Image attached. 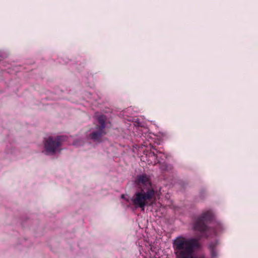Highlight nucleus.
Here are the masks:
<instances>
[{
	"label": "nucleus",
	"mask_w": 258,
	"mask_h": 258,
	"mask_svg": "<svg viewBox=\"0 0 258 258\" xmlns=\"http://www.w3.org/2000/svg\"><path fill=\"white\" fill-rule=\"evenodd\" d=\"M207 218V216L204 214L202 218L198 220L194 225V229L196 230H199L200 231H204L206 230V227L204 222V219Z\"/></svg>",
	"instance_id": "nucleus-4"
},
{
	"label": "nucleus",
	"mask_w": 258,
	"mask_h": 258,
	"mask_svg": "<svg viewBox=\"0 0 258 258\" xmlns=\"http://www.w3.org/2000/svg\"><path fill=\"white\" fill-rule=\"evenodd\" d=\"M121 198H122V199H125V196H124V195H122L121 196Z\"/></svg>",
	"instance_id": "nucleus-5"
},
{
	"label": "nucleus",
	"mask_w": 258,
	"mask_h": 258,
	"mask_svg": "<svg viewBox=\"0 0 258 258\" xmlns=\"http://www.w3.org/2000/svg\"><path fill=\"white\" fill-rule=\"evenodd\" d=\"M138 182L141 190L136 192L132 199L133 204L144 210L145 206L148 205L152 199L154 190L151 185L149 178L146 175H142L138 177Z\"/></svg>",
	"instance_id": "nucleus-1"
},
{
	"label": "nucleus",
	"mask_w": 258,
	"mask_h": 258,
	"mask_svg": "<svg viewBox=\"0 0 258 258\" xmlns=\"http://www.w3.org/2000/svg\"><path fill=\"white\" fill-rule=\"evenodd\" d=\"M99 122L101 125L99 127V132L94 133L91 135V138L95 140L98 139L104 134L103 130L105 127V120L103 118H100L99 119Z\"/></svg>",
	"instance_id": "nucleus-3"
},
{
	"label": "nucleus",
	"mask_w": 258,
	"mask_h": 258,
	"mask_svg": "<svg viewBox=\"0 0 258 258\" xmlns=\"http://www.w3.org/2000/svg\"><path fill=\"white\" fill-rule=\"evenodd\" d=\"M63 140L62 137H58L53 139L49 137L45 143V151L47 154H52L58 150L61 141Z\"/></svg>",
	"instance_id": "nucleus-2"
}]
</instances>
